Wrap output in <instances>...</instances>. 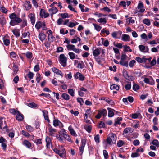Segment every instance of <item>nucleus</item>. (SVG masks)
<instances>
[{"instance_id":"45","label":"nucleus","mask_w":159,"mask_h":159,"mask_svg":"<svg viewBox=\"0 0 159 159\" xmlns=\"http://www.w3.org/2000/svg\"><path fill=\"white\" fill-rule=\"evenodd\" d=\"M119 63L120 65L123 66H125L126 67L128 66V61H125L124 60H120Z\"/></svg>"},{"instance_id":"49","label":"nucleus","mask_w":159,"mask_h":159,"mask_svg":"<svg viewBox=\"0 0 159 159\" xmlns=\"http://www.w3.org/2000/svg\"><path fill=\"white\" fill-rule=\"evenodd\" d=\"M42 25V23L40 21L37 22L35 25V28L38 30H39Z\"/></svg>"},{"instance_id":"14","label":"nucleus","mask_w":159,"mask_h":159,"mask_svg":"<svg viewBox=\"0 0 159 159\" xmlns=\"http://www.w3.org/2000/svg\"><path fill=\"white\" fill-rule=\"evenodd\" d=\"M51 70L54 73L57 75H59L62 77H63V74L59 69L54 67L53 68H51Z\"/></svg>"},{"instance_id":"52","label":"nucleus","mask_w":159,"mask_h":159,"mask_svg":"<svg viewBox=\"0 0 159 159\" xmlns=\"http://www.w3.org/2000/svg\"><path fill=\"white\" fill-rule=\"evenodd\" d=\"M13 74L16 75L18 70V67L17 66L14 65L13 66Z\"/></svg>"},{"instance_id":"9","label":"nucleus","mask_w":159,"mask_h":159,"mask_svg":"<svg viewBox=\"0 0 159 159\" xmlns=\"http://www.w3.org/2000/svg\"><path fill=\"white\" fill-rule=\"evenodd\" d=\"M123 75L125 78L129 81H132L134 79V76L131 75H129L127 72L125 71H123Z\"/></svg>"},{"instance_id":"29","label":"nucleus","mask_w":159,"mask_h":159,"mask_svg":"<svg viewBox=\"0 0 159 159\" xmlns=\"http://www.w3.org/2000/svg\"><path fill=\"white\" fill-rule=\"evenodd\" d=\"M12 32L14 34L16 37H18L20 36V30L18 29H15L12 30Z\"/></svg>"},{"instance_id":"34","label":"nucleus","mask_w":159,"mask_h":159,"mask_svg":"<svg viewBox=\"0 0 159 159\" xmlns=\"http://www.w3.org/2000/svg\"><path fill=\"white\" fill-rule=\"evenodd\" d=\"M61 97L64 100H68L70 99L69 96L66 93H63L61 95Z\"/></svg>"},{"instance_id":"15","label":"nucleus","mask_w":159,"mask_h":159,"mask_svg":"<svg viewBox=\"0 0 159 159\" xmlns=\"http://www.w3.org/2000/svg\"><path fill=\"white\" fill-rule=\"evenodd\" d=\"M28 17L30 19V21L32 25H34L35 22V14L31 13L29 14Z\"/></svg>"},{"instance_id":"56","label":"nucleus","mask_w":159,"mask_h":159,"mask_svg":"<svg viewBox=\"0 0 159 159\" xmlns=\"http://www.w3.org/2000/svg\"><path fill=\"white\" fill-rule=\"evenodd\" d=\"M60 129H61V130L60 131V134L62 135L63 136H64L66 134V132L65 129L62 128H60Z\"/></svg>"},{"instance_id":"21","label":"nucleus","mask_w":159,"mask_h":159,"mask_svg":"<svg viewBox=\"0 0 159 159\" xmlns=\"http://www.w3.org/2000/svg\"><path fill=\"white\" fill-rule=\"evenodd\" d=\"M25 10L28 11L30 9L31 7V4L29 1H26L25 2L24 4Z\"/></svg>"},{"instance_id":"30","label":"nucleus","mask_w":159,"mask_h":159,"mask_svg":"<svg viewBox=\"0 0 159 159\" xmlns=\"http://www.w3.org/2000/svg\"><path fill=\"white\" fill-rule=\"evenodd\" d=\"M107 110L108 111V116L109 117H112L114 115V113L113 112V110L110 108H108Z\"/></svg>"},{"instance_id":"41","label":"nucleus","mask_w":159,"mask_h":159,"mask_svg":"<svg viewBox=\"0 0 159 159\" xmlns=\"http://www.w3.org/2000/svg\"><path fill=\"white\" fill-rule=\"evenodd\" d=\"M78 24V23L76 22H75V23L73 22H70L69 24L67 25L69 27L72 28L73 27L75 26Z\"/></svg>"},{"instance_id":"28","label":"nucleus","mask_w":159,"mask_h":159,"mask_svg":"<svg viewBox=\"0 0 159 159\" xmlns=\"http://www.w3.org/2000/svg\"><path fill=\"white\" fill-rule=\"evenodd\" d=\"M23 144L29 148H30L32 147L31 143L27 140H25L24 141Z\"/></svg>"},{"instance_id":"38","label":"nucleus","mask_w":159,"mask_h":159,"mask_svg":"<svg viewBox=\"0 0 159 159\" xmlns=\"http://www.w3.org/2000/svg\"><path fill=\"white\" fill-rule=\"evenodd\" d=\"M143 23L148 26H149L151 24L150 20L148 19H145L143 20Z\"/></svg>"},{"instance_id":"24","label":"nucleus","mask_w":159,"mask_h":159,"mask_svg":"<svg viewBox=\"0 0 159 159\" xmlns=\"http://www.w3.org/2000/svg\"><path fill=\"white\" fill-rule=\"evenodd\" d=\"M68 130L71 135L75 136H77V134L71 126H70L69 127Z\"/></svg>"},{"instance_id":"12","label":"nucleus","mask_w":159,"mask_h":159,"mask_svg":"<svg viewBox=\"0 0 159 159\" xmlns=\"http://www.w3.org/2000/svg\"><path fill=\"white\" fill-rule=\"evenodd\" d=\"M100 48H95V47L93 48L92 50L93 51V54L94 57H97L100 54Z\"/></svg>"},{"instance_id":"50","label":"nucleus","mask_w":159,"mask_h":159,"mask_svg":"<svg viewBox=\"0 0 159 159\" xmlns=\"http://www.w3.org/2000/svg\"><path fill=\"white\" fill-rule=\"evenodd\" d=\"M0 11L2 13L6 14L8 11V10L4 7H2L0 8Z\"/></svg>"},{"instance_id":"1","label":"nucleus","mask_w":159,"mask_h":159,"mask_svg":"<svg viewBox=\"0 0 159 159\" xmlns=\"http://www.w3.org/2000/svg\"><path fill=\"white\" fill-rule=\"evenodd\" d=\"M116 137L115 134L112 133L109 134L106 141L103 142V144L105 145V148L106 149L108 146L116 143Z\"/></svg>"},{"instance_id":"43","label":"nucleus","mask_w":159,"mask_h":159,"mask_svg":"<svg viewBox=\"0 0 159 159\" xmlns=\"http://www.w3.org/2000/svg\"><path fill=\"white\" fill-rule=\"evenodd\" d=\"M10 112L14 115L17 114L19 111L14 109H9Z\"/></svg>"},{"instance_id":"22","label":"nucleus","mask_w":159,"mask_h":159,"mask_svg":"<svg viewBox=\"0 0 159 159\" xmlns=\"http://www.w3.org/2000/svg\"><path fill=\"white\" fill-rule=\"evenodd\" d=\"M68 55L69 56L70 58L71 59L73 60L75 58L78 59V55H75V54L73 52H69L68 53Z\"/></svg>"},{"instance_id":"59","label":"nucleus","mask_w":159,"mask_h":159,"mask_svg":"<svg viewBox=\"0 0 159 159\" xmlns=\"http://www.w3.org/2000/svg\"><path fill=\"white\" fill-rule=\"evenodd\" d=\"M125 88L127 90H129L131 88V83L130 82H129L125 86Z\"/></svg>"},{"instance_id":"42","label":"nucleus","mask_w":159,"mask_h":159,"mask_svg":"<svg viewBox=\"0 0 159 159\" xmlns=\"http://www.w3.org/2000/svg\"><path fill=\"white\" fill-rule=\"evenodd\" d=\"M93 25L94 26L95 29L98 31H100L102 28V27L101 26L98 25L96 24L93 23Z\"/></svg>"},{"instance_id":"27","label":"nucleus","mask_w":159,"mask_h":159,"mask_svg":"<svg viewBox=\"0 0 159 159\" xmlns=\"http://www.w3.org/2000/svg\"><path fill=\"white\" fill-rule=\"evenodd\" d=\"M46 35L43 33H40L38 35L39 39L41 41H43L46 38Z\"/></svg>"},{"instance_id":"6","label":"nucleus","mask_w":159,"mask_h":159,"mask_svg":"<svg viewBox=\"0 0 159 159\" xmlns=\"http://www.w3.org/2000/svg\"><path fill=\"white\" fill-rule=\"evenodd\" d=\"M143 81L144 82L148 84L151 85L154 84V81L152 77L149 76L148 78H144Z\"/></svg>"},{"instance_id":"10","label":"nucleus","mask_w":159,"mask_h":159,"mask_svg":"<svg viewBox=\"0 0 159 159\" xmlns=\"http://www.w3.org/2000/svg\"><path fill=\"white\" fill-rule=\"evenodd\" d=\"M48 130L49 132V135L52 136H54L56 135L55 133L56 130L53 128L50 125H48Z\"/></svg>"},{"instance_id":"44","label":"nucleus","mask_w":159,"mask_h":159,"mask_svg":"<svg viewBox=\"0 0 159 159\" xmlns=\"http://www.w3.org/2000/svg\"><path fill=\"white\" fill-rule=\"evenodd\" d=\"M56 137L57 138L60 142L62 143L63 142V139L64 138L63 136L57 135L56 136Z\"/></svg>"},{"instance_id":"3","label":"nucleus","mask_w":159,"mask_h":159,"mask_svg":"<svg viewBox=\"0 0 159 159\" xmlns=\"http://www.w3.org/2000/svg\"><path fill=\"white\" fill-rule=\"evenodd\" d=\"M53 150L61 157L64 158L65 157L66 152L64 148L58 149L57 148H54L53 149Z\"/></svg>"},{"instance_id":"5","label":"nucleus","mask_w":159,"mask_h":159,"mask_svg":"<svg viewBox=\"0 0 159 159\" xmlns=\"http://www.w3.org/2000/svg\"><path fill=\"white\" fill-rule=\"evenodd\" d=\"M152 58H146L145 57L140 58L139 57H137L135 58L136 60L139 63H145L147 62H150L151 61Z\"/></svg>"},{"instance_id":"11","label":"nucleus","mask_w":159,"mask_h":159,"mask_svg":"<svg viewBox=\"0 0 159 159\" xmlns=\"http://www.w3.org/2000/svg\"><path fill=\"white\" fill-rule=\"evenodd\" d=\"M139 48L140 51L143 53L148 52L149 51V48L148 46H145L143 45L139 46Z\"/></svg>"},{"instance_id":"19","label":"nucleus","mask_w":159,"mask_h":159,"mask_svg":"<svg viewBox=\"0 0 159 159\" xmlns=\"http://www.w3.org/2000/svg\"><path fill=\"white\" fill-rule=\"evenodd\" d=\"M87 90L84 87H81L80 88V90L78 91L79 95L83 97L84 93V92H87Z\"/></svg>"},{"instance_id":"57","label":"nucleus","mask_w":159,"mask_h":159,"mask_svg":"<svg viewBox=\"0 0 159 159\" xmlns=\"http://www.w3.org/2000/svg\"><path fill=\"white\" fill-rule=\"evenodd\" d=\"M26 128L28 131L31 132L33 131L34 129L30 125H28L26 126Z\"/></svg>"},{"instance_id":"4","label":"nucleus","mask_w":159,"mask_h":159,"mask_svg":"<svg viewBox=\"0 0 159 159\" xmlns=\"http://www.w3.org/2000/svg\"><path fill=\"white\" fill-rule=\"evenodd\" d=\"M67 61V58L64 54H62L60 55L59 56V61L62 66L65 67L66 66Z\"/></svg>"},{"instance_id":"60","label":"nucleus","mask_w":159,"mask_h":159,"mask_svg":"<svg viewBox=\"0 0 159 159\" xmlns=\"http://www.w3.org/2000/svg\"><path fill=\"white\" fill-rule=\"evenodd\" d=\"M124 142L123 141L120 140L117 143V146L119 147H121L124 144Z\"/></svg>"},{"instance_id":"46","label":"nucleus","mask_w":159,"mask_h":159,"mask_svg":"<svg viewBox=\"0 0 159 159\" xmlns=\"http://www.w3.org/2000/svg\"><path fill=\"white\" fill-rule=\"evenodd\" d=\"M48 40L49 41H50L51 42H52L53 41L55 40V37L53 36L52 34H48Z\"/></svg>"},{"instance_id":"58","label":"nucleus","mask_w":159,"mask_h":159,"mask_svg":"<svg viewBox=\"0 0 159 159\" xmlns=\"http://www.w3.org/2000/svg\"><path fill=\"white\" fill-rule=\"evenodd\" d=\"M139 88V86L136 84H134L133 87V90H134L135 91H136L138 90Z\"/></svg>"},{"instance_id":"64","label":"nucleus","mask_w":159,"mask_h":159,"mask_svg":"<svg viewBox=\"0 0 159 159\" xmlns=\"http://www.w3.org/2000/svg\"><path fill=\"white\" fill-rule=\"evenodd\" d=\"M28 77L30 79H32L33 78V76H34V74L33 72H31L30 71H29V73H28Z\"/></svg>"},{"instance_id":"16","label":"nucleus","mask_w":159,"mask_h":159,"mask_svg":"<svg viewBox=\"0 0 159 159\" xmlns=\"http://www.w3.org/2000/svg\"><path fill=\"white\" fill-rule=\"evenodd\" d=\"M42 111L43 113V115L44 116V119L47 120L48 123L50 122V120L49 119L48 112L46 110H43Z\"/></svg>"},{"instance_id":"18","label":"nucleus","mask_w":159,"mask_h":159,"mask_svg":"<svg viewBox=\"0 0 159 159\" xmlns=\"http://www.w3.org/2000/svg\"><path fill=\"white\" fill-rule=\"evenodd\" d=\"M121 40L127 42L129 41L130 40V39L129 35L125 34H123L122 35Z\"/></svg>"},{"instance_id":"31","label":"nucleus","mask_w":159,"mask_h":159,"mask_svg":"<svg viewBox=\"0 0 159 159\" xmlns=\"http://www.w3.org/2000/svg\"><path fill=\"white\" fill-rule=\"evenodd\" d=\"M124 48L123 51L126 52H127L129 51L130 52H131L132 51V50L131 49H130V47L129 46H127V45H124L123 46Z\"/></svg>"},{"instance_id":"26","label":"nucleus","mask_w":159,"mask_h":159,"mask_svg":"<svg viewBox=\"0 0 159 159\" xmlns=\"http://www.w3.org/2000/svg\"><path fill=\"white\" fill-rule=\"evenodd\" d=\"M6 23V20L3 15H0V23L2 25H4Z\"/></svg>"},{"instance_id":"54","label":"nucleus","mask_w":159,"mask_h":159,"mask_svg":"<svg viewBox=\"0 0 159 159\" xmlns=\"http://www.w3.org/2000/svg\"><path fill=\"white\" fill-rule=\"evenodd\" d=\"M94 140L95 142L97 143H99L100 142V136L98 134L97 135L94 137Z\"/></svg>"},{"instance_id":"17","label":"nucleus","mask_w":159,"mask_h":159,"mask_svg":"<svg viewBox=\"0 0 159 159\" xmlns=\"http://www.w3.org/2000/svg\"><path fill=\"white\" fill-rule=\"evenodd\" d=\"M48 11L51 15L52 16L54 14H56L58 11L57 9L55 7H52L48 10Z\"/></svg>"},{"instance_id":"55","label":"nucleus","mask_w":159,"mask_h":159,"mask_svg":"<svg viewBox=\"0 0 159 159\" xmlns=\"http://www.w3.org/2000/svg\"><path fill=\"white\" fill-rule=\"evenodd\" d=\"M105 127V123L102 121H100L98 125V127L99 128H104Z\"/></svg>"},{"instance_id":"8","label":"nucleus","mask_w":159,"mask_h":159,"mask_svg":"<svg viewBox=\"0 0 159 159\" xmlns=\"http://www.w3.org/2000/svg\"><path fill=\"white\" fill-rule=\"evenodd\" d=\"M86 143V139H82L81 141V145L80 147L79 153L80 155H82L83 152L84 147Z\"/></svg>"},{"instance_id":"63","label":"nucleus","mask_w":159,"mask_h":159,"mask_svg":"<svg viewBox=\"0 0 159 159\" xmlns=\"http://www.w3.org/2000/svg\"><path fill=\"white\" fill-rule=\"evenodd\" d=\"M61 17L63 18H68V15L67 13H61L60 14Z\"/></svg>"},{"instance_id":"47","label":"nucleus","mask_w":159,"mask_h":159,"mask_svg":"<svg viewBox=\"0 0 159 159\" xmlns=\"http://www.w3.org/2000/svg\"><path fill=\"white\" fill-rule=\"evenodd\" d=\"M152 144L157 148L159 147V142L157 140H154L152 142Z\"/></svg>"},{"instance_id":"61","label":"nucleus","mask_w":159,"mask_h":159,"mask_svg":"<svg viewBox=\"0 0 159 159\" xmlns=\"http://www.w3.org/2000/svg\"><path fill=\"white\" fill-rule=\"evenodd\" d=\"M70 113L71 114H74L75 116H77L79 114V112L77 111H74L73 110H70Z\"/></svg>"},{"instance_id":"33","label":"nucleus","mask_w":159,"mask_h":159,"mask_svg":"<svg viewBox=\"0 0 159 159\" xmlns=\"http://www.w3.org/2000/svg\"><path fill=\"white\" fill-rule=\"evenodd\" d=\"M3 43L6 46H8L10 44V40L5 37L3 38Z\"/></svg>"},{"instance_id":"25","label":"nucleus","mask_w":159,"mask_h":159,"mask_svg":"<svg viewBox=\"0 0 159 159\" xmlns=\"http://www.w3.org/2000/svg\"><path fill=\"white\" fill-rule=\"evenodd\" d=\"M46 142V147L47 148H49L51 145V141L50 138L48 137H46L45 139Z\"/></svg>"},{"instance_id":"20","label":"nucleus","mask_w":159,"mask_h":159,"mask_svg":"<svg viewBox=\"0 0 159 159\" xmlns=\"http://www.w3.org/2000/svg\"><path fill=\"white\" fill-rule=\"evenodd\" d=\"M16 119L17 120L19 121H21L23 120L24 119L23 115L21 114L19 111L16 114Z\"/></svg>"},{"instance_id":"39","label":"nucleus","mask_w":159,"mask_h":159,"mask_svg":"<svg viewBox=\"0 0 159 159\" xmlns=\"http://www.w3.org/2000/svg\"><path fill=\"white\" fill-rule=\"evenodd\" d=\"M97 21L99 23H102L103 24H105L107 22V20L105 18H100L97 20Z\"/></svg>"},{"instance_id":"53","label":"nucleus","mask_w":159,"mask_h":159,"mask_svg":"<svg viewBox=\"0 0 159 159\" xmlns=\"http://www.w3.org/2000/svg\"><path fill=\"white\" fill-rule=\"evenodd\" d=\"M119 32L120 34H121V32H120V31H119V32L114 31V32H113L111 34L113 38H117V35Z\"/></svg>"},{"instance_id":"23","label":"nucleus","mask_w":159,"mask_h":159,"mask_svg":"<svg viewBox=\"0 0 159 159\" xmlns=\"http://www.w3.org/2000/svg\"><path fill=\"white\" fill-rule=\"evenodd\" d=\"M133 132V129L130 128H127L125 129L123 131V135L125 136V134L128 133H131Z\"/></svg>"},{"instance_id":"48","label":"nucleus","mask_w":159,"mask_h":159,"mask_svg":"<svg viewBox=\"0 0 159 159\" xmlns=\"http://www.w3.org/2000/svg\"><path fill=\"white\" fill-rule=\"evenodd\" d=\"M68 93L72 96H74L75 92L74 90L72 89H68Z\"/></svg>"},{"instance_id":"32","label":"nucleus","mask_w":159,"mask_h":159,"mask_svg":"<svg viewBox=\"0 0 159 159\" xmlns=\"http://www.w3.org/2000/svg\"><path fill=\"white\" fill-rule=\"evenodd\" d=\"M84 66L85 65L83 61H81L79 62L77 66V68H79L81 69L84 68Z\"/></svg>"},{"instance_id":"35","label":"nucleus","mask_w":159,"mask_h":159,"mask_svg":"<svg viewBox=\"0 0 159 159\" xmlns=\"http://www.w3.org/2000/svg\"><path fill=\"white\" fill-rule=\"evenodd\" d=\"M68 50H74L75 48V46L72 44H69L68 45H67L66 46Z\"/></svg>"},{"instance_id":"2","label":"nucleus","mask_w":159,"mask_h":159,"mask_svg":"<svg viewBox=\"0 0 159 159\" xmlns=\"http://www.w3.org/2000/svg\"><path fill=\"white\" fill-rule=\"evenodd\" d=\"M9 18L11 19L10 22V24L11 26H14L18 25L22 21V19L17 16L14 13L11 14L9 16Z\"/></svg>"},{"instance_id":"62","label":"nucleus","mask_w":159,"mask_h":159,"mask_svg":"<svg viewBox=\"0 0 159 159\" xmlns=\"http://www.w3.org/2000/svg\"><path fill=\"white\" fill-rule=\"evenodd\" d=\"M103 152L105 158L107 159L108 157V155L107 151L106 150H103Z\"/></svg>"},{"instance_id":"13","label":"nucleus","mask_w":159,"mask_h":159,"mask_svg":"<svg viewBox=\"0 0 159 159\" xmlns=\"http://www.w3.org/2000/svg\"><path fill=\"white\" fill-rule=\"evenodd\" d=\"M137 8L139 10L138 11L139 12L143 13L145 10L143 4L141 2H139L138 3L137 6Z\"/></svg>"},{"instance_id":"7","label":"nucleus","mask_w":159,"mask_h":159,"mask_svg":"<svg viewBox=\"0 0 159 159\" xmlns=\"http://www.w3.org/2000/svg\"><path fill=\"white\" fill-rule=\"evenodd\" d=\"M53 125L55 127L59 126L60 128H63L64 126L62 123L57 119H54Z\"/></svg>"},{"instance_id":"51","label":"nucleus","mask_w":159,"mask_h":159,"mask_svg":"<svg viewBox=\"0 0 159 159\" xmlns=\"http://www.w3.org/2000/svg\"><path fill=\"white\" fill-rule=\"evenodd\" d=\"M33 141L37 144H40L42 143L41 139H36L34 140Z\"/></svg>"},{"instance_id":"36","label":"nucleus","mask_w":159,"mask_h":159,"mask_svg":"<svg viewBox=\"0 0 159 159\" xmlns=\"http://www.w3.org/2000/svg\"><path fill=\"white\" fill-rule=\"evenodd\" d=\"M110 89L111 90L116 89V90H118L119 89V87L118 85L115 84L111 86Z\"/></svg>"},{"instance_id":"40","label":"nucleus","mask_w":159,"mask_h":159,"mask_svg":"<svg viewBox=\"0 0 159 159\" xmlns=\"http://www.w3.org/2000/svg\"><path fill=\"white\" fill-rule=\"evenodd\" d=\"M26 56L27 58L31 59L33 56L32 52H27L25 53Z\"/></svg>"},{"instance_id":"37","label":"nucleus","mask_w":159,"mask_h":159,"mask_svg":"<svg viewBox=\"0 0 159 159\" xmlns=\"http://www.w3.org/2000/svg\"><path fill=\"white\" fill-rule=\"evenodd\" d=\"M98 111L100 113L101 115H102L104 117L106 116L107 114V111L106 109H102L99 110Z\"/></svg>"}]
</instances>
